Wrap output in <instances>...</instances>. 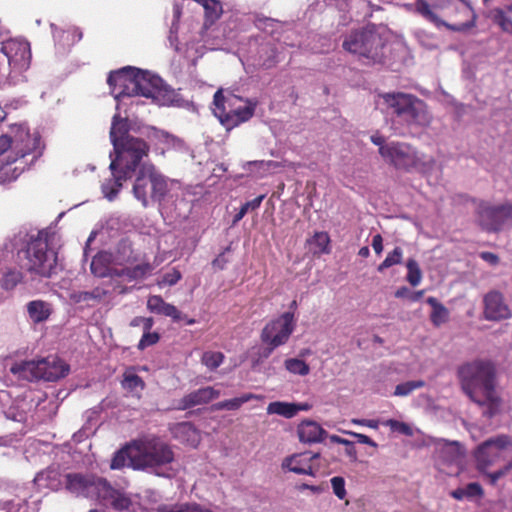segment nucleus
Wrapping results in <instances>:
<instances>
[{
  "instance_id": "f257e3e1",
  "label": "nucleus",
  "mask_w": 512,
  "mask_h": 512,
  "mask_svg": "<svg viewBox=\"0 0 512 512\" xmlns=\"http://www.w3.org/2000/svg\"><path fill=\"white\" fill-rule=\"evenodd\" d=\"M110 139L113 145V154H110L109 169L112 177L102 184V192L112 201L121 190L123 183L130 179L136 169L143 164L142 160L149 155V144L140 137L131 135L125 120L114 116L110 129Z\"/></svg>"
},
{
  "instance_id": "f03ea898",
  "label": "nucleus",
  "mask_w": 512,
  "mask_h": 512,
  "mask_svg": "<svg viewBox=\"0 0 512 512\" xmlns=\"http://www.w3.org/2000/svg\"><path fill=\"white\" fill-rule=\"evenodd\" d=\"M463 391L479 406L486 407L484 415L495 416L501 406V398L495 390V367L490 361L475 360L458 368Z\"/></svg>"
},
{
  "instance_id": "7ed1b4c3",
  "label": "nucleus",
  "mask_w": 512,
  "mask_h": 512,
  "mask_svg": "<svg viewBox=\"0 0 512 512\" xmlns=\"http://www.w3.org/2000/svg\"><path fill=\"white\" fill-rule=\"evenodd\" d=\"M393 122L408 127H426L432 121L426 103L417 96L403 92L384 93L381 95Z\"/></svg>"
},
{
  "instance_id": "20e7f679",
  "label": "nucleus",
  "mask_w": 512,
  "mask_h": 512,
  "mask_svg": "<svg viewBox=\"0 0 512 512\" xmlns=\"http://www.w3.org/2000/svg\"><path fill=\"white\" fill-rule=\"evenodd\" d=\"M49 232L40 230L32 235L25 249L26 270L42 278H51L57 272V252L49 248Z\"/></svg>"
},
{
  "instance_id": "39448f33",
  "label": "nucleus",
  "mask_w": 512,
  "mask_h": 512,
  "mask_svg": "<svg viewBox=\"0 0 512 512\" xmlns=\"http://www.w3.org/2000/svg\"><path fill=\"white\" fill-rule=\"evenodd\" d=\"M135 450L134 466L136 468H158L174 461L171 446L156 436H144L133 441Z\"/></svg>"
},
{
  "instance_id": "423d86ee",
  "label": "nucleus",
  "mask_w": 512,
  "mask_h": 512,
  "mask_svg": "<svg viewBox=\"0 0 512 512\" xmlns=\"http://www.w3.org/2000/svg\"><path fill=\"white\" fill-rule=\"evenodd\" d=\"M345 51L364 57L373 63L383 60L384 41L374 28L352 31L343 41Z\"/></svg>"
},
{
  "instance_id": "0eeeda50",
  "label": "nucleus",
  "mask_w": 512,
  "mask_h": 512,
  "mask_svg": "<svg viewBox=\"0 0 512 512\" xmlns=\"http://www.w3.org/2000/svg\"><path fill=\"white\" fill-rule=\"evenodd\" d=\"M383 153V159L398 170L409 172L422 164L417 149L406 142L391 141L389 147L383 148Z\"/></svg>"
},
{
  "instance_id": "6e6552de",
  "label": "nucleus",
  "mask_w": 512,
  "mask_h": 512,
  "mask_svg": "<svg viewBox=\"0 0 512 512\" xmlns=\"http://www.w3.org/2000/svg\"><path fill=\"white\" fill-rule=\"evenodd\" d=\"M296 327L294 312L287 311L275 319L270 320L262 329L260 339L262 343H271L273 346L286 344Z\"/></svg>"
},
{
  "instance_id": "1a4fd4ad",
  "label": "nucleus",
  "mask_w": 512,
  "mask_h": 512,
  "mask_svg": "<svg viewBox=\"0 0 512 512\" xmlns=\"http://www.w3.org/2000/svg\"><path fill=\"white\" fill-rule=\"evenodd\" d=\"M0 52L7 58L11 73L22 74L29 69L32 53L28 41L20 38L7 39L2 43Z\"/></svg>"
},
{
  "instance_id": "9d476101",
  "label": "nucleus",
  "mask_w": 512,
  "mask_h": 512,
  "mask_svg": "<svg viewBox=\"0 0 512 512\" xmlns=\"http://www.w3.org/2000/svg\"><path fill=\"white\" fill-rule=\"evenodd\" d=\"M106 479L94 474L68 473L65 476V487L78 496L98 500Z\"/></svg>"
},
{
  "instance_id": "9b49d317",
  "label": "nucleus",
  "mask_w": 512,
  "mask_h": 512,
  "mask_svg": "<svg viewBox=\"0 0 512 512\" xmlns=\"http://www.w3.org/2000/svg\"><path fill=\"white\" fill-rule=\"evenodd\" d=\"M476 218L478 225L486 232L497 233L508 226L504 203L493 205L487 201H479Z\"/></svg>"
},
{
  "instance_id": "f8f14e48",
  "label": "nucleus",
  "mask_w": 512,
  "mask_h": 512,
  "mask_svg": "<svg viewBox=\"0 0 512 512\" xmlns=\"http://www.w3.org/2000/svg\"><path fill=\"white\" fill-rule=\"evenodd\" d=\"M511 444L510 436L505 434L489 438L480 444L475 452L478 470L484 472L487 468L498 462L501 458V452Z\"/></svg>"
},
{
  "instance_id": "ddd939ff",
  "label": "nucleus",
  "mask_w": 512,
  "mask_h": 512,
  "mask_svg": "<svg viewBox=\"0 0 512 512\" xmlns=\"http://www.w3.org/2000/svg\"><path fill=\"white\" fill-rule=\"evenodd\" d=\"M138 74L139 69L130 66L110 72L107 83L116 94V98L134 96Z\"/></svg>"
},
{
  "instance_id": "4468645a",
  "label": "nucleus",
  "mask_w": 512,
  "mask_h": 512,
  "mask_svg": "<svg viewBox=\"0 0 512 512\" xmlns=\"http://www.w3.org/2000/svg\"><path fill=\"white\" fill-rule=\"evenodd\" d=\"M256 106L257 101L245 99L244 106L227 111L224 109V106H221V108L213 109V113L226 130L230 131L240 124L250 120L255 113Z\"/></svg>"
},
{
  "instance_id": "2eb2a0df",
  "label": "nucleus",
  "mask_w": 512,
  "mask_h": 512,
  "mask_svg": "<svg viewBox=\"0 0 512 512\" xmlns=\"http://www.w3.org/2000/svg\"><path fill=\"white\" fill-rule=\"evenodd\" d=\"M483 317L488 321H501L512 317L503 293L491 290L483 297Z\"/></svg>"
},
{
  "instance_id": "dca6fc26",
  "label": "nucleus",
  "mask_w": 512,
  "mask_h": 512,
  "mask_svg": "<svg viewBox=\"0 0 512 512\" xmlns=\"http://www.w3.org/2000/svg\"><path fill=\"white\" fill-rule=\"evenodd\" d=\"M12 143L16 156L11 160L15 162L18 158H23L30 154L39 141L37 137H32L26 124H11L7 131Z\"/></svg>"
},
{
  "instance_id": "f3484780",
  "label": "nucleus",
  "mask_w": 512,
  "mask_h": 512,
  "mask_svg": "<svg viewBox=\"0 0 512 512\" xmlns=\"http://www.w3.org/2000/svg\"><path fill=\"white\" fill-rule=\"evenodd\" d=\"M319 457V453L312 452L293 454L282 461L281 467L284 471L295 474L315 476L317 469L314 467L313 462Z\"/></svg>"
},
{
  "instance_id": "a211bd4d",
  "label": "nucleus",
  "mask_w": 512,
  "mask_h": 512,
  "mask_svg": "<svg viewBox=\"0 0 512 512\" xmlns=\"http://www.w3.org/2000/svg\"><path fill=\"white\" fill-rule=\"evenodd\" d=\"M69 365L57 356L40 359V380L57 381L69 373Z\"/></svg>"
},
{
  "instance_id": "6ab92c4d",
  "label": "nucleus",
  "mask_w": 512,
  "mask_h": 512,
  "mask_svg": "<svg viewBox=\"0 0 512 512\" xmlns=\"http://www.w3.org/2000/svg\"><path fill=\"white\" fill-rule=\"evenodd\" d=\"M219 396V390L210 386L203 387L183 396L178 402L177 409L187 410L198 405L207 404Z\"/></svg>"
},
{
  "instance_id": "aec40b11",
  "label": "nucleus",
  "mask_w": 512,
  "mask_h": 512,
  "mask_svg": "<svg viewBox=\"0 0 512 512\" xmlns=\"http://www.w3.org/2000/svg\"><path fill=\"white\" fill-rule=\"evenodd\" d=\"M99 503L110 505L115 510H127L131 505V500L121 491L113 488L106 480L99 495Z\"/></svg>"
},
{
  "instance_id": "412c9836",
  "label": "nucleus",
  "mask_w": 512,
  "mask_h": 512,
  "mask_svg": "<svg viewBox=\"0 0 512 512\" xmlns=\"http://www.w3.org/2000/svg\"><path fill=\"white\" fill-rule=\"evenodd\" d=\"M147 309L154 314L166 316L172 319L174 322L186 318L176 306L167 303L160 295H151L147 300Z\"/></svg>"
},
{
  "instance_id": "4be33fe9",
  "label": "nucleus",
  "mask_w": 512,
  "mask_h": 512,
  "mask_svg": "<svg viewBox=\"0 0 512 512\" xmlns=\"http://www.w3.org/2000/svg\"><path fill=\"white\" fill-rule=\"evenodd\" d=\"M161 79L139 69L134 96L156 99L160 93Z\"/></svg>"
},
{
  "instance_id": "5701e85b",
  "label": "nucleus",
  "mask_w": 512,
  "mask_h": 512,
  "mask_svg": "<svg viewBox=\"0 0 512 512\" xmlns=\"http://www.w3.org/2000/svg\"><path fill=\"white\" fill-rule=\"evenodd\" d=\"M40 359L23 360L14 362L10 367V372L18 379L26 381L40 380Z\"/></svg>"
},
{
  "instance_id": "b1692460",
  "label": "nucleus",
  "mask_w": 512,
  "mask_h": 512,
  "mask_svg": "<svg viewBox=\"0 0 512 512\" xmlns=\"http://www.w3.org/2000/svg\"><path fill=\"white\" fill-rule=\"evenodd\" d=\"M149 179H150V197L155 201L164 199L168 192V183L166 178L157 171L156 167L149 163Z\"/></svg>"
},
{
  "instance_id": "393cba45",
  "label": "nucleus",
  "mask_w": 512,
  "mask_h": 512,
  "mask_svg": "<svg viewBox=\"0 0 512 512\" xmlns=\"http://www.w3.org/2000/svg\"><path fill=\"white\" fill-rule=\"evenodd\" d=\"M301 442L318 443L324 440L326 431L314 421H303L298 427Z\"/></svg>"
},
{
  "instance_id": "a878e982",
  "label": "nucleus",
  "mask_w": 512,
  "mask_h": 512,
  "mask_svg": "<svg viewBox=\"0 0 512 512\" xmlns=\"http://www.w3.org/2000/svg\"><path fill=\"white\" fill-rule=\"evenodd\" d=\"M149 163H143L138 171L134 186L133 192L135 197L142 202L143 206H147L148 204V187H150V179H149Z\"/></svg>"
},
{
  "instance_id": "bb28decb",
  "label": "nucleus",
  "mask_w": 512,
  "mask_h": 512,
  "mask_svg": "<svg viewBox=\"0 0 512 512\" xmlns=\"http://www.w3.org/2000/svg\"><path fill=\"white\" fill-rule=\"evenodd\" d=\"M173 434L175 438L194 447L197 446L200 441L198 430L190 422L176 424L173 428Z\"/></svg>"
},
{
  "instance_id": "cd10ccee",
  "label": "nucleus",
  "mask_w": 512,
  "mask_h": 512,
  "mask_svg": "<svg viewBox=\"0 0 512 512\" xmlns=\"http://www.w3.org/2000/svg\"><path fill=\"white\" fill-rule=\"evenodd\" d=\"M112 262V254L107 251L98 252L92 259L90 270L99 278L108 277Z\"/></svg>"
},
{
  "instance_id": "c85d7f7f",
  "label": "nucleus",
  "mask_w": 512,
  "mask_h": 512,
  "mask_svg": "<svg viewBox=\"0 0 512 512\" xmlns=\"http://www.w3.org/2000/svg\"><path fill=\"white\" fill-rule=\"evenodd\" d=\"M512 11L505 8H493L489 11L487 17L497 25L503 32L512 34Z\"/></svg>"
},
{
  "instance_id": "c756f323",
  "label": "nucleus",
  "mask_w": 512,
  "mask_h": 512,
  "mask_svg": "<svg viewBox=\"0 0 512 512\" xmlns=\"http://www.w3.org/2000/svg\"><path fill=\"white\" fill-rule=\"evenodd\" d=\"M27 312L34 323L46 321L51 315L50 305L43 300H33L27 304Z\"/></svg>"
},
{
  "instance_id": "7c9ffc66",
  "label": "nucleus",
  "mask_w": 512,
  "mask_h": 512,
  "mask_svg": "<svg viewBox=\"0 0 512 512\" xmlns=\"http://www.w3.org/2000/svg\"><path fill=\"white\" fill-rule=\"evenodd\" d=\"M426 302L432 307L430 321L434 326L439 327L449 320V310L435 297H428Z\"/></svg>"
},
{
  "instance_id": "2f4dec72",
  "label": "nucleus",
  "mask_w": 512,
  "mask_h": 512,
  "mask_svg": "<svg viewBox=\"0 0 512 512\" xmlns=\"http://www.w3.org/2000/svg\"><path fill=\"white\" fill-rule=\"evenodd\" d=\"M241 102H245V99L234 94H229L228 96H225L222 90L216 91L213 97V103L215 105L214 109H218L221 108V106H224V109L226 111L234 110L241 106Z\"/></svg>"
},
{
  "instance_id": "473e14b6",
  "label": "nucleus",
  "mask_w": 512,
  "mask_h": 512,
  "mask_svg": "<svg viewBox=\"0 0 512 512\" xmlns=\"http://www.w3.org/2000/svg\"><path fill=\"white\" fill-rule=\"evenodd\" d=\"M306 409V407L298 406L293 403L286 402H272L267 407L268 414H277L286 418H292L299 410Z\"/></svg>"
},
{
  "instance_id": "72a5a7b5",
  "label": "nucleus",
  "mask_w": 512,
  "mask_h": 512,
  "mask_svg": "<svg viewBox=\"0 0 512 512\" xmlns=\"http://www.w3.org/2000/svg\"><path fill=\"white\" fill-rule=\"evenodd\" d=\"M253 399H260V396L253 393H245L240 397L224 400L213 405L214 410H238L244 403Z\"/></svg>"
},
{
  "instance_id": "f704fd0d",
  "label": "nucleus",
  "mask_w": 512,
  "mask_h": 512,
  "mask_svg": "<svg viewBox=\"0 0 512 512\" xmlns=\"http://www.w3.org/2000/svg\"><path fill=\"white\" fill-rule=\"evenodd\" d=\"M134 455L135 450L132 449V444L121 448L115 452L111 459L110 468L113 470L122 469L126 465L127 460H130L134 464Z\"/></svg>"
},
{
  "instance_id": "c9c22d12",
  "label": "nucleus",
  "mask_w": 512,
  "mask_h": 512,
  "mask_svg": "<svg viewBox=\"0 0 512 512\" xmlns=\"http://www.w3.org/2000/svg\"><path fill=\"white\" fill-rule=\"evenodd\" d=\"M205 10V16L211 22L218 20L223 13V6L219 0H194Z\"/></svg>"
},
{
  "instance_id": "e433bc0d",
  "label": "nucleus",
  "mask_w": 512,
  "mask_h": 512,
  "mask_svg": "<svg viewBox=\"0 0 512 512\" xmlns=\"http://www.w3.org/2000/svg\"><path fill=\"white\" fill-rule=\"evenodd\" d=\"M23 280V273L15 268L8 269L1 278V287L4 290H13Z\"/></svg>"
},
{
  "instance_id": "4c0bfd02",
  "label": "nucleus",
  "mask_w": 512,
  "mask_h": 512,
  "mask_svg": "<svg viewBox=\"0 0 512 512\" xmlns=\"http://www.w3.org/2000/svg\"><path fill=\"white\" fill-rule=\"evenodd\" d=\"M121 384L122 387L128 391H134L137 389L144 390L145 388L144 380L134 373L132 369L124 372Z\"/></svg>"
},
{
  "instance_id": "58836bf2",
  "label": "nucleus",
  "mask_w": 512,
  "mask_h": 512,
  "mask_svg": "<svg viewBox=\"0 0 512 512\" xmlns=\"http://www.w3.org/2000/svg\"><path fill=\"white\" fill-rule=\"evenodd\" d=\"M308 242L317 248L314 253L328 254L330 252V237L327 232H316Z\"/></svg>"
},
{
  "instance_id": "ea45409f",
  "label": "nucleus",
  "mask_w": 512,
  "mask_h": 512,
  "mask_svg": "<svg viewBox=\"0 0 512 512\" xmlns=\"http://www.w3.org/2000/svg\"><path fill=\"white\" fill-rule=\"evenodd\" d=\"M107 295V291L101 287H96L91 291H80L73 295L75 302H88L90 300H102Z\"/></svg>"
},
{
  "instance_id": "a19ab883",
  "label": "nucleus",
  "mask_w": 512,
  "mask_h": 512,
  "mask_svg": "<svg viewBox=\"0 0 512 512\" xmlns=\"http://www.w3.org/2000/svg\"><path fill=\"white\" fill-rule=\"evenodd\" d=\"M285 368L293 374L305 376L309 373V365L298 358H290L285 361Z\"/></svg>"
},
{
  "instance_id": "79ce46f5",
  "label": "nucleus",
  "mask_w": 512,
  "mask_h": 512,
  "mask_svg": "<svg viewBox=\"0 0 512 512\" xmlns=\"http://www.w3.org/2000/svg\"><path fill=\"white\" fill-rule=\"evenodd\" d=\"M406 267L408 270L407 277H406L407 281L412 286H417L421 282V279H422V272H421L418 262L415 259L410 258V259H408V261L406 263Z\"/></svg>"
},
{
  "instance_id": "37998d69",
  "label": "nucleus",
  "mask_w": 512,
  "mask_h": 512,
  "mask_svg": "<svg viewBox=\"0 0 512 512\" xmlns=\"http://www.w3.org/2000/svg\"><path fill=\"white\" fill-rule=\"evenodd\" d=\"M403 251L400 247H395L392 252L388 253L384 261L378 266L377 270L383 272L385 269L400 264L402 262Z\"/></svg>"
},
{
  "instance_id": "c03bdc74",
  "label": "nucleus",
  "mask_w": 512,
  "mask_h": 512,
  "mask_svg": "<svg viewBox=\"0 0 512 512\" xmlns=\"http://www.w3.org/2000/svg\"><path fill=\"white\" fill-rule=\"evenodd\" d=\"M265 195H260L251 201L244 203L233 218V224L238 223L249 210H256L260 207Z\"/></svg>"
},
{
  "instance_id": "a18cd8bd",
  "label": "nucleus",
  "mask_w": 512,
  "mask_h": 512,
  "mask_svg": "<svg viewBox=\"0 0 512 512\" xmlns=\"http://www.w3.org/2000/svg\"><path fill=\"white\" fill-rule=\"evenodd\" d=\"M224 360V355L221 352H205L202 356V363L209 368L210 370H214L218 368Z\"/></svg>"
},
{
  "instance_id": "49530a36",
  "label": "nucleus",
  "mask_w": 512,
  "mask_h": 512,
  "mask_svg": "<svg viewBox=\"0 0 512 512\" xmlns=\"http://www.w3.org/2000/svg\"><path fill=\"white\" fill-rule=\"evenodd\" d=\"M425 385V382L422 380L417 381H407L401 384H398L395 387L394 395L395 396H407L412 393L415 389L422 388Z\"/></svg>"
},
{
  "instance_id": "de8ad7c7",
  "label": "nucleus",
  "mask_w": 512,
  "mask_h": 512,
  "mask_svg": "<svg viewBox=\"0 0 512 512\" xmlns=\"http://www.w3.org/2000/svg\"><path fill=\"white\" fill-rule=\"evenodd\" d=\"M154 267L149 261H143L132 266V281L144 279L153 271Z\"/></svg>"
},
{
  "instance_id": "09e8293b",
  "label": "nucleus",
  "mask_w": 512,
  "mask_h": 512,
  "mask_svg": "<svg viewBox=\"0 0 512 512\" xmlns=\"http://www.w3.org/2000/svg\"><path fill=\"white\" fill-rule=\"evenodd\" d=\"M384 425L390 427V429L394 432H399L406 436L412 435L411 427L404 422L395 419H389L384 423Z\"/></svg>"
},
{
  "instance_id": "8fccbe9b",
  "label": "nucleus",
  "mask_w": 512,
  "mask_h": 512,
  "mask_svg": "<svg viewBox=\"0 0 512 512\" xmlns=\"http://www.w3.org/2000/svg\"><path fill=\"white\" fill-rule=\"evenodd\" d=\"M331 485L333 493L340 499L343 500L346 497L345 480L343 477L335 476L331 478Z\"/></svg>"
},
{
  "instance_id": "3c124183",
  "label": "nucleus",
  "mask_w": 512,
  "mask_h": 512,
  "mask_svg": "<svg viewBox=\"0 0 512 512\" xmlns=\"http://www.w3.org/2000/svg\"><path fill=\"white\" fill-rule=\"evenodd\" d=\"M159 339L160 336L157 332H144L138 343V349L144 350L145 348L156 344Z\"/></svg>"
},
{
  "instance_id": "603ef678",
  "label": "nucleus",
  "mask_w": 512,
  "mask_h": 512,
  "mask_svg": "<svg viewBox=\"0 0 512 512\" xmlns=\"http://www.w3.org/2000/svg\"><path fill=\"white\" fill-rule=\"evenodd\" d=\"M182 278V274L181 272L176 269V268H173L171 271L165 273L162 277V280L159 281V285H169V286H173L175 285L177 282H179Z\"/></svg>"
},
{
  "instance_id": "864d4df0",
  "label": "nucleus",
  "mask_w": 512,
  "mask_h": 512,
  "mask_svg": "<svg viewBox=\"0 0 512 512\" xmlns=\"http://www.w3.org/2000/svg\"><path fill=\"white\" fill-rule=\"evenodd\" d=\"M464 489L466 498L481 497L484 494L483 488L477 482L469 483Z\"/></svg>"
},
{
  "instance_id": "5fc2aeb1",
  "label": "nucleus",
  "mask_w": 512,
  "mask_h": 512,
  "mask_svg": "<svg viewBox=\"0 0 512 512\" xmlns=\"http://www.w3.org/2000/svg\"><path fill=\"white\" fill-rule=\"evenodd\" d=\"M231 251V246H227L223 252H221L213 261H212V266L218 270H223L227 263L229 262V260L225 257V253L226 252H230Z\"/></svg>"
},
{
  "instance_id": "6e6d98bb",
  "label": "nucleus",
  "mask_w": 512,
  "mask_h": 512,
  "mask_svg": "<svg viewBox=\"0 0 512 512\" xmlns=\"http://www.w3.org/2000/svg\"><path fill=\"white\" fill-rule=\"evenodd\" d=\"M370 139L373 144L379 147V154L384 158L385 153H383V148L389 147V143H386L385 138L378 133L372 135Z\"/></svg>"
},
{
  "instance_id": "4d7b16f0",
  "label": "nucleus",
  "mask_w": 512,
  "mask_h": 512,
  "mask_svg": "<svg viewBox=\"0 0 512 512\" xmlns=\"http://www.w3.org/2000/svg\"><path fill=\"white\" fill-rule=\"evenodd\" d=\"M10 148L14 149L12 138L9 137L8 133L0 135V154L7 152Z\"/></svg>"
},
{
  "instance_id": "13d9d810",
  "label": "nucleus",
  "mask_w": 512,
  "mask_h": 512,
  "mask_svg": "<svg viewBox=\"0 0 512 512\" xmlns=\"http://www.w3.org/2000/svg\"><path fill=\"white\" fill-rule=\"evenodd\" d=\"M182 512H213L212 510L198 503H184V511Z\"/></svg>"
},
{
  "instance_id": "bf43d9fd",
  "label": "nucleus",
  "mask_w": 512,
  "mask_h": 512,
  "mask_svg": "<svg viewBox=\"0 0 512 512\" xmlns=\"http://www.w3.org/2000/svg\"><path fill=\"white\" fill-rule=\"evenodd\" d=\"M157 512H182L184 511V504L176 505H160L156 509Z\"/></svg>"
},
{
  "instance_id": "052dcab7",
  "label": "nucleus",
  "mask_w": 512,
  "mask_h": 512,
  "mask_svg": "<svg viewBox=\"0 0 512 512\" xmlns=\"http://www.w3.org/2000/svg\"><path fill=\"white\" fill-rule=\"evenodd\" d=\"M351 436L355 437L357 441L361 444H366L369 446H376V443L367 435L356 433V432H348Z\"/></svg>"
},
{
  "instance_id": "680f3d73",
  "label": "nucleus",
  "mask_w": 512,
  "mask_h": 512,
  "mask_svg": "<svg viewBox=\"0 0 512 512\" xmlns=\"http://www.w3.org/2000/svg\"><path fill=\"white\" fill-rule=\"evenodd\" d=\"M372 247L377 255H380L383 251V238L380 234H376L372 238Z\"/></svg>"
},
{
  "instance_id": "e2e57ef3",
  "label": "nucleus",
  "mask_w": 512,
  "mask_h": 512,
  "mask_svg": "<svg viewBox=\"0 0 512 512\" xmlns=\"http://www.w3.org/2000/svg\"><path fill=\"white\" fill-rule=\"evenodd\" d=\"M480 257L481 259H483L484 261L488 262L489 264L491 265H497L499 263V257L498 255L492 253V252H481L480 253Z\"/></svg>"
},
{
  "instance_id": "0e129e2a",
  "label": "nucleus",
  "mask_w": 512,
  "mask_h": 512,
  "mask_svg": "<svg viewBox=\"0 0 512 512\" xmlns=\"http://www.w3.org/2000/svg\"><path fill=\"white\" fill-rule=\"evenodd\" d=\"M506 474H508L507 471L504 469V467H502L493 473H489L488 476L490 478L491 483L495 484L500 478L504 477Z\"/></svg>"
},
{
  "instance_id": "69168bd1",
  "label": "nucleus",
  "mask_w": 512,
  "mask_h": 512,
  "mask_svg": "<svg viewBox=\"0 0 512 512\" xmlns=\"http://www.w3.org/2000/svg\"><path fill=\"white\" fill-rule=\"evenodd\" d=\"M139 321H141V323L143 325L144 332H151L150 330L152 329V327L154 325L153 318L142 317V318H139Z\"/></svg>"
},
{
  "instance_id": "338daca9",
  "label": "nucleus",
  "mask_w": 512,
  "mask_h": 512,
  "mask_svg": "<svg viewBox=\"0 0 512 512\" xmlns=\"http://www.w3.org/2000/svg\"><path fill=\"white\" fill-rule=\"evenodd\" d=\"M450 495H451V497H453L456 500H463L464 498H466V493H465L464 488L455 489L450 493Z\"/></svg>"
},
{
  "instance_id": "774afa93",
  "label": "nucleus",
  "mask_w": 512,
  "mask_h": 512,
  "mask_svg": "<svg viewBox=\"0 0 512 512\" xmlns=\"http://www.w3.org/2000/svg\"><path fill=\"white\" fill-rule=\"evenodd\" d=\"M505 211L507 214V222L508 226H512V202H506L504 203Z\"/></svg>"
}]
</instances>
